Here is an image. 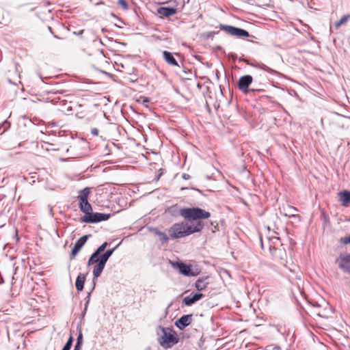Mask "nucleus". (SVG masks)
<instances>
[{
  "instance_id": "obj_1",
  "label": "nucleus",
  "mask_w": 350,
  "mask_h": 350,
  "mask_svg": "<svg viewBox=\"0 0 350 350\" xmlns=\"http://www.w3.org/2000/svg\"><path fill=\"white\" fill-rule=\"evenodd\" d=\"M180 215L185 219L195 222L188 224L183 221L173 224L168 230L169 234L172 239L183 238L200 232L204 226L202 219H206L211 217V213L208 211L198 207L181 208Z\"/></svg>"
},
{
  "instance_id": "obj_2",
  "label": "nucleus",
  "mask_w": 350,
  "mask_h": 350,
  "mask_svg": "<svg viewBox=\"0 0 350 350\" xmlns=\"http://www.w3.org/2000/svg\"><path fill=\"white\" fill-rule=\"evenodd\" d=\"M158 340L163 348L168 349L176 345L178 342V338L172 329L162 327Z\"/></svg>"
},
{
  "instance_id": "obj_3",
  "label": "nucleus",
  "mask_w": 350,
  "mask_h": 350,
  "mask_svg": "<svg viewBox=\"0 0 350 350\" xmlns=\"http://www.w3.org/2000/svg\"><path fill=\"white\" fill-rule=\"evenodd\" d=\"M115 249L108 250L104 254H101L99 257V260L95 265L93 270V274L94 278H98L100 275L103 270L105 268V264L108 260L109 258L112 255Z\"/></svg>"
},
{
  "instance_id": "obj_4",
  "label": "nucleus",
  "mask_w": 350,
  "mask_h": 350,
  "mask_svg": "<svg viewBox=\"0 0 350 350\" xmlns=\"http://www.w3.org/2000/svg\"><path fill=\"white\" fill-rule=\"evenodd\" d=\"M110 217L109 214H105L100 213H87L81 217V221L85 223H97L101 221L107 220Z\"/></svg>"
},
{
  "instance_id": "obj_5",
  "label": "nucleus",
  "mask_w": 350,
  "mask_h": 350,
  "mask_svg": "<svg viewBox=\"0 0 350 350\" xmlns=\"http://www.w3.org/2000/svg\"><path fill=\"white\" fill-rule=\"evenodd\" d=\"M219 29L220 30L225 31L228 34L234 36L239 38L248 37L250 36L249 33L247 31L230 25H220Z\"/></svg>"
},
{
  "instance_id": "obj_6",
  "label": "nucleus",
  "mask_w": 350,
  "mask_h": 350,
  "mask_svg": "<svg viewBox=\"0 0 350 350\" xmlns=\"http://www.w3.org/2000/svg\"><path fill=\"white\" fill-rule=\"evenodd\" d=\"M336 262L343 271L350 273V254L340 255Z\"/></svg>"
},
{
  "instance_id": "obj_7",
  "label": "nucleus",
  "mask_w": 350,
  "mask_h": 350,
  "mask_svg": "<svg viewBox=\"0 0 350 350\" xmlns=\"http://www.w3.org/2000/svg\"><path fill=\"white\" fill-rule=\"evenodd\" d=\"M88 239V235H84L81 237L80 239H79L75 243V245L71 251L70 258L71 260L74 259L75 257L77 256V254L79 253V252L81 250V249L83 247V246L86 243L87 240Z\"/></svg>"
},
{
  "instance_id": "obj_8",
  "label": "nucleus",
  "mask_w": 350,
  "mask_h": 350,
  "mask_svg": "<svg viewBox=\"0 0 350 350\" xmlns=\"http://www.w3.org/2000/svg\"><path fill=\"white\" fill-rule=\"evenodd\" d=\"M253 78L250 75H244L240 77L238 81V88L244 93L248 92V87L252 83Z\"/></svg>"
},
{
  "instance_id": "obj_9",
  "label": "nucleus",
  "mask_w": 350,
  "mask_h": 350,
  "mask_svg": "<svg viewBox=\"0 0 350 350\" xmlns=\"http://www.w3.org/2000/svg\"><path fill=\"white\" fill-rule=\"evenodd\" d=\"M107 245H108L107 243L105 242L100 246H99L98 247V249L90 256V258L88 262V265L96 264V262L99 260L100 256L101 255L100 254L103 252H104V250L107 247Z\"/></svg>"
},
{
  "instance_id": "obj_10",
  "label": "nucleus",
  "mask_w": 350,
  "mask_h": 350,
  "mask_svg": "<svg viewBox=\"0 0 350 350\" xmlns=\"http://www.w3.org/2000/svg\"><path fill=\"white\" fill-rule=\"evenodd\" d=\"M192 321V314H186L182 316L179 319H178L175 325L180 329H183L187 326L191 324Z\"/></svg>"
},
{
  "instance_id": "obj_11",
  "label": "nucleus",
  "mask_w": 350,
  "mask_h": 350,
  "mask_svg": "<svg viewBox=\"0 0 350 350\" xmlns=\"http://www.w3.org/2000/svg\"><path fill=\"white\" fill-rule=\"evenodd\" d=\"M280 209L282 215L288 217H295L297 212V209L295 207L288 204L282 205Z\"/></svg>"
},
{
  "instance_id": "obj_12",
  "label": "nucleus",
  "mask_w": 350,
  "mask_h": 350,
  "mask_svg": "<svg viewBox=\"0 0 350 350\" xmlns=\"http://www.w3.org/2000/svg\"><path fill=\"white\" fill-rule=\"evenodd\" d=\"M203 297H204V295L202 293H196L193 295H191L185 297L183 299V302L186 306H191L193 304H194L195 302L201 299Z\"/></svg>"
},
{
  "instance_id": "obj_13",
  "label": "nucleus",
  "mask_w": 350,
  "mask_h": 350,
  "mask_svg": "<svg viewBox=\"0 0 350 350\" xmlns=\"http://www.w3.org/2000/svg\"><path fill=\"white\" fill-rule=\"evenodd\" d=\"M209 283L210 282L208 276L201 277L196 280L195 283V287L198 291H201L205 290Z\"/></svg>"
},
{
  "instance_id": "obj_14",
  "label": "nucleus",
  "mask_w": 350,
  "mask_h": 350,
  "mask_svg": "<svg viewBox=\"0 0 350 350\" xmlns=\"http://www.w3.org/2000/svg\"><path fill=\"white\" fill-rule=\"evenodd\" d=\"M338 200L343 206H348L350 204V191L344 190L338 193Z\"/></svg>"
},
{
  "instance_id": "obj_15",
  "label": "nucleus",
  "mask_w": 350,
  "mask_h": 350,
  "mask_svg": "<svg viewBox=\"0 0 350 350\" xmlns=\"http://www.w3.org/2000/svg\"><path fill=\"white\" fill-rule=\"evenodd\" d=\"M177 10L174 8L161 7L157 10V13L161 17H169L175 14Z\"/></svg>"
},
{
  "instance_id": "obj_16",
  "label": "nucleus",
  "mask_w": 350,
  "mask_h": 350,
  "mask_svg": "<svg viewBox=\"0 0 350 350\" xmlns=\"http://www.w3.org/2000/svg\"><path fill=\"white\" fill-rule=\"evenodd\" d=\"M163 56L165 61L172 66L180 67L178 62L174 58L173 54L169 51H164L163 52Z\"/></svg>"
},
{
  "instance_id": "obj_17",
  "label": "nucleus",
  "mask_w": 350,
  "mask_h": 350,
  "mask_svg": "<svg viewBox=\"0 0 350 350\" xmlns=\"http://www.w3.org/2000/svg\"><path fill=\"white\" fill-rule=\"evenodd\" d=\"M90 193V189L86 187L82 190L79 191V194L77 198L79 200V203H83L84 202L88 200L89 196Z\"/></svg>"
},
{
  "instance_id": "obj_18",
  "label": "nucleus",
  "mask_w": 350,
  "mask_h": 350,
  "mask_svg": "<svg viewBox=\"0 0 350 350\" xmlns=\"http://www.w3.org/2000/svg\"><path fill=\"white\" fill-rule=\"evenodd\" d=\"M85 278H86L85 275L83 274V273H80L77 276V280H76L75 286H76V288L78 291H81L83 289Z\"/></svg>"
},
{
  "instance_id": "obj_19",
  "label": "nucleus",
  "mask_w": 350,
  "mask_h": 350,
  "mask_svg": "<svg viewBox=\"0 0 350 350\" xmlns=\"http://www.w3.org/2000/svg\"><path fill=\"white\" fill-rule=\"evenodd\" d=\"M79 208L85 215L90 213L92 211V207L89 203L88 200L83 203H79Z\"/></svg>"
},
{
  "instance_id": "obj_20",
  "label": "nucleus",
  "mask_w": 350,
  "mask_h": 350,
  "mask_svg": "<svg viewBox=\"0 0 350 350\" xmlns=\"http://www.w3.org/2000/svg\"><path fill=\"white\" fill-rule=\"evenodd\" d=\"M177 267L179 269V271L185 275H189L191 272V268L190 266L187 265L183 262H178L177 263Z\"/></svg>"
},
{
  "instance_id": "obj_21",
  "label": "nucleus",
  "mask_w": 350,
  "mask_h": 350,
  "mask_svg": "<svg viewBox=\"0 0 350 350\" xmlns=\"http://www.w3.org/2000/svg\"><path fill=\"white\" fill-rule=\"evenodd\" d=\"M350 18V16L349 14L344 15L341 17V18L335 23L334 26L336 29H338L342 25L346 23L349 18Z\"/></svg>"
},
{
  "instance_id": "obj_22",
  "label": "nucleus",
  "mask_w": 350,
  "mask_h": 350,
  "mask_svg": "<svg viewBox=\"0 0 350 350\" xmlns=\"http://www.w3.org/2000/svg\"><path fill=\"white\" fill-rule=\"evenodd\" d=\"M157 234L159 237V240L162 243H166L168 241L169 238L165 233L158 231Z\"/></svg>"
},
{
  "instance_id": "obj_23",
  "label": "nucleus",
  "mask_w": 350,
  "mask_h": 350,
  "mask_svg": "<svg viewBox=\"0 0 350 350\" xmlns=\"http://www.w3.org/2000/svg\"><path fill=\"white\" fill-rule=\"evenodd\" d=\"M118 5L121 7L124 10H129V5L126 0H118Z\"/></svg>"
},
{
  "instance_id": "obj_24",
  "label": "nucleus",
  "mask_w": 350,
  "mask_h": 350,
  "mask_svg": "<svg viewBox=\"0 0 350 350\" xmlns=\"http://www.w3.org/2000/svg\"><path fill=\"white\" fill-rule=\"evenodd\" d=\"M72 344V337L70 336L62 350H70Z\"/></svg>"
},
{
  "instance_id": "obj_25",
  "label": "nucleus",
  "mask_w": 350,
  "mask_h": 350,
  "mask_svg": "<svg viewBox=\"0 0 350 350\" xmlns=\"http://www.w3.org/2000/svg\"><path fill=\"white\" fill-rule=\"evenodd\" d=\"M340 242L343 244L350 243V234L347 237H345L340 239Z\"/></svg>"
},
{
  "instance_id": "obj_26",
  "label": "nucleus",
  "mask_w": 350,
  "mask_h": 350,
  "mask_svg": "<svg viewBox=\"0 0 350 350\" xmlns=\"http://www.w3.org/2000/svg\"><path fill=\"white\" fill-rule=\"evenodd\" d=\"M81 340H82V335H81V334H80L77 338L78 345H80Z\"/></svg>"
},
{
  "instance_id": "obj_27",
  "label": "nucleus",
  "mask_w": 350,
  "mask_h": 350,
  "mask_svg": "<svg viewBox=\"0 0 350 350\" xmlns=\"http://www.w3.org/2000/svg\"><path fill=\"white\" fill-rule=\"evenodd\" d=\"M183 178L185 180H187L190 178V176L187 174H183Z\"/></svg>"
},
{
  "instance_id": "obj_28",
  "label": "nucleus",
  "mask_w": 350,
  "mask_h": 350,
  "mask_svg": "<svg viewBox=\"0 0 350 350\" xmlns=\"http://www.w3.org/2000/svg\"><path fill=\"white\" fill-rule=\"evenodd\" d=\"M92 133L94 134V135H97L98 134V131L97 129H93Z\"/></svg>"
},
{
  "instance_id": "obj_29",
  "label": "nucleus",
  "mask_w": 350,
  "mask_h": 350,
  "mask_svg": "<svg viewBox=\"0 0 350 350\" xmlns=\"http://www.w3.org/2000/svg\"><path fill=\"white\" fill-rule=\"evenodd\" d=\"M80 345H78V343H77L75 347V349H78Z\"/></svg>"
},
{
  "instance_id": "obj_30",
  "label": "nucleus",
  "mask_w": 350,
  "mask_h": 350,
  "mask_svg": "<svg viewBox=\"0 0 350 350\" xmlns=\"http://www.w3.org/2000/svg\"><path fill=\"white\" fill-rule=\"evenodd\" d=\"M261 247H262V248L263 249V247H264V246H263V243H262V241H261Z\"/></svg>"
},
{
  "instance_id": "obj_31",
  "label": "nucleus",
  "mask_w": 350,
  "mask_h": 350,
  "mask_svg": "<svg viewBox=\"0 0 350 350\" xmlns=\"http://www.w3.org/2000/svg\"><path fill=\"white\" fill-rule=\"evenodd\" d=\"M74 350H79V349H74Z\"/></svg>"
}]
</instances>
